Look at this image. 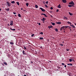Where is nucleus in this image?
I'll list each match as a JSON object with an SVG mask.
<instances>
[{
	"label": "nucleus",
	"mask_w": 76,
	"mask_h": 76,
	"mask_svg": "<svg viewBox=\"0 0 76 76\" xmlns=\"http://www.w3.org/2000/svg\"><path fill=\"white\" fill-rule=\"evenodd\" d=\"M44 15L45 16V17H47V15H46V14H45Z\"/></svg>",
	"instance_id": "4c0bfd02"
},
{
	"label": "nucleus",
	"mask_w": 76,
	"mask_h": 76,
	"mask_svg": "<svg viewBox=\"0 0 76 76\" xmlns=\"http://www.w3.org/2000/svg\"><path fill=\"white\" fill-rule=\"evenodd\" d=\"M21 10H23V8H21Z\"/></svg>",
	"instance_id": "e2e57ef3"
},
{
	"label": "nucleus",
	"mask_w": 76,
	"mask_h": 76,
	"mask_svg": "<svg viewBox=\"0 0 76 76\" xmlns=\"http://www.w3.org/2000/svg\"><path fill=\"white\" fill-rule=\"evenodd\" d=\"M69 15H70L71 16H72V15H73V14L71 13L70 12H69Z\"/></svg>",
	"instance_id": "4468645a"
},
{
	"label": "nucleus",
	"mask_w": 76,
	"mask_h": 76,
	"mask_svg": "<svg viewBox=\"0 0 76 76\" xmlns=\"http://www.w3.org/2000/svg\"><path fill=\"white\" fill-rule=\"evenodd\" d=\"M42 48V46H41V47H40V48Z\"/></svg>",
	"instance_id": "680f3d73"
},
{
	"label": "nucleus",
	"mask_w": 76,
	"mask_h": 76,
	"mask_svg": "<svg viewBox=\"0 0 76 76\" xmlns=\"http://www.w3.org/2000/svg\"><path fill=\"white\" fill-rule=\"evenodd\" d=\"M9 7H10V6H11V4H10H10H9V5L8 6Z\"/></svg>",
	"instance_id": "f704fd0d"
},
{
	"label": "nucleus",
	"mask_w": 76,
	"mask_h": 76,
	"mask_svg": "<svg viewBox=\"0 0 76 76\" xmlns=\"http://www.w3.org/2000/svg\"><path fill=\"white\" fill-rule=\"evenodd\" d=\"M26 5L27 7H28V5H29V3H28V2L26 3Z\"/></svg>",
	"instance_id": "ddd939ff"
},
{
	"label": "nucleus",
	"mask_w": 76,
	"mask_h": 76,
	"mask_svg": "<svg viewBox=\"0 0 76 76\" xmlns=\"http://www.w3.org/2000/svg\"><path fill=\"white\" fill-rule=\"evenodd\" d=\"M51 23L52 25H55V23H54L51 22Z\"/></svg>",
	"instance_id": "dca6fc26"
},
{
	"label": "nucleus",
	"mask_w": 76,
	"mask_h": 76,
	"mask_svg": "<svg viewBox=\"0 0 76 76\" xmlns=\"http://www.w3.org/2000/svg\"><path fill=\"white\" fill-rule=\"evenodd\" d=\"M10 4V3H9V2L7 1V6H9Z\"/></svg>",
	"instance_id": "9d476101"
},
{
	"label": "nucleus",
	"mask_w": 76,
	"mask_h": 76,
	"mask_svg": "<svg viewBox=\"0 0 76 76\" xmlns=\"http://www.w3.org/2000/svg\"><path fill=\"white\" fill-rule=\"evenodd\" d=\"M23 76H26V75H24Z\"/></svg>",
	"instance_id": "0e129e2a"
},
{
	"label": "nucleus",
	"mask_w": 76,
	"mask_h": 76,
	"mask_svg": "<svg viewBox=\"0 0 76 76\" xmlns=\"http://www.w3.org/2000/svg\"><path fill=\"white\" fill-rule=\"evenodd\" d=\"M10 29L12 31H15V29H12V28H10Z\"/></svg>",
	"instance_id": "bb28decb"
},
{
	"label": "nucleus",
	"mask_w": 76,
	"mask_h": 76,
	"mask_svg": "<svg viewBox=\"0 0 76 76\" xmlns=\"http://www.w3.org/2000/svg\"><path fill=\"white\" fill-rule=\"evenodd\" d=\"M70 26H73V25H70Z\"/></svg>",
	"instance_id": "4d7b16f0"
},
{
	"label": "nucleus",
	"mask_w": 76,
	"mask_h": 76,
	"mask_svg": "<svg viewBox=\"0 0 76 76\" xmlns=\"http://www.w3.org/2000/svg\"><path fill=\"white\" fill-rule=\"evenodd\" d=\"M57 68H58V69H60V67L59 66H58L57 67Z\"/></svg>",
	"instance_id": "e433bc0d"
},
{
	"label": "nucleus",
	"mask_w": 76,
	"mask_h": 76,
	"mask_svg": "<svg viewBox=\"0 0 76 76\" xmlns=\"http://www.w3.org/2000/svg\"><path fill=\"white\" fill-rule=\"evenodd\" d=\"M72 6H73V7H74V5H72Z\"/></svg>",
	"instance_id": "13d9d810"
},
{
	"label": "nucleus",
	"mask_w": 76,
	"mask_h": 76,
	"mask_svg": "<svg viewBox=\"0 0 76 76\" xmlns=\"http://www.w3.org/2000/svg\"><path fill=\"white\" fill-rule=\"evenodd\" d=\"M68 6L69 7H72V5H69Z\"/></svg>",
	"instance_id": "5701e85b"
},
{
	"label": "nucleus",
	"mask_w": 76,
	"mask_h": 76,
	"mask_svg": "<svg viewBox=\"0 0 76 76\" xmlns=\"http://www.w3.org/2000/svg\"><path fill=\"white\" fill-rule=\"evenodd\" d=\"M55 31H56V32H58V29H55Z\"/></svg>",
	"instance_id": "a878e982"
},
{
	"label": "nucleus",
	"mask_w": 76,
	"mask_h": 76,
	"mask_svg": "<svg viewBox=\"0 0 76 76\" xmlns=\"http://www.w3.org/2000/svg\"><path fill=\"white\" fill-rule=\"evenodd\" d=\"M62 66H64V63H62Z\"/></svg>",
	"instance_id": "72a5a7b5"
},
{
	"label": "nucleus",
	"mask_w": 76,
	"mask_h": 76,
	"mask_svg": "<svg viewBox=\"0 0 76 76\" xmlns=\"http://www.w3.org/2000/svg\"><path fill=\"white\" fill-rule=\"evenodd\" d=\"M23 47H24V48L25 50H26V48H27V47H26L25 46H23Z\"/></svg>",
	"instance_id": "4be33fe9"
},
{
	"label": "nucleus",
	"mask_w": 76,
	"mask_h": 76,
	"mask_svg": "<svg viewBox=\"0 0 76 76\" xmlns=\"http://www.w3.org/2000/svg\"><path fill=\"white\" fill-rule=\"evenodd\" d=\"M25 1H27V0H25Z\"/></svg>",
	"instance_id": "bf43d9fd"
},
{
	"label": "nucleus",
	"mask_w": 76,
	"mask_h": 76,
	"mask_svg": "<svg viewBox=\"0 0 76 76\" xmlns=\"http://www.w3.org/2000/svg\"><path fill=\"white\" fill-rule=\"evenodd\" d=\"M45 7H47V8H48V6H47V4H45Z\"/></svg>",
	"instance_id": "c85d7f7f"
},
{
	"label": "nucleus",
	"mask_w": 76,
	"mask_h": 76,
	"mask_svg": "<svg viewBox=\"0 0 76 76\" xmlns=\"http://www.w3.org/2000/svg\"><path fill=\"white\" fill-rule=\"evenodd\" d=\"M61 31H62V28L61 27V29H60Z\"/></svg>",
	"instance_id": "a18cd8bd"
},
{
	"label": "nucleus",
	"mask_w": 76,
	"mask_h": 76,
	"mask_svg": "<svg viewBox=\"0 0 76 76\" xmlns=\"http://www.w3.org/2000/svg\"><path fill=\"white\" fill-rule=\"evenodd\" d=\"M50 16H51V18H53V16L51 15Z\"/></svg>",
	"instance_id": "6e6d98bb"
},
{
	"label": "nucleus",
	"mask_w": 76,
	"mask_h": 76,
	"mask_svg": "<svg viewBox=\"0 0 76 76\" xmlns=\"http://www.w3.org/2000/svg\"><path fill=\"white\" fill-rule=\"evenodd\" d=\"M74 24H75V25H76V23H75Z\"/></svg>",
	"instance_id": "338daca9"
},
{
	"label": "nucleus",
	"mask_w": 76,
	"mask_h": 76,
	"mask_svg": "<svg viewBox=\"0 0 76 76\" xmlns=\"http://www.w3.org/2000/svg\"><path fill=\"white\" fill-rule=\"evenodd\" d=\"M16 3L18 4V6H19V2H16Z\"/></svg>",
	"instance_id": "393cba45"
},
{
	"label": "nucleus",
	"mask_w": 76,
	"mask_h": 76,
	"mask_svg": "<svg viewBox=\"0 0 76 76\" xmlns=\"http://www.w3.org/2000/svg\"><path fill=\"white\" fill-rule=\"evenodd\" d=\"M5 10H6V11H7V12H9V8H8L7 9H6Z\"/></svg>",
	"instance_id": "1a4fd4ad"
},
{
	"label": "nucleus",
	"mask_w": 76,
	"mask_h": 76,
	"mask_svg": "<svg viewBox=\"0 0 76 76\" xmlns=\"http://www.w3.org/2000/svg\"><path fill=\"white\" fill-rule=\"evenodd\" d=\"M45 14L42 13V14H41V15H44Z\"/></svg>",
	"instance_id": "3c124183"
},
{
	"label": "nucleus",
	"mask_w": 76,
	"mask_h": 76,
	"mask_svg": "<svg viewBox=\"0 0 76 76\" xmlns=\"http://www.w3.org/2000/svg\"><path fill=\"white\" fill-rule=\"evenodd\" d=\"M1 13V15H4V13L2 12Z\"/></svg>",
	"instance_id": "c9c22d12"
},
{
	"label": "nucleus",
	"mask_w": 76,
	"mask_h": 76,
	"mask_svg": "<svg viewBox=\"0 0 76 76\" xmlns=\"http://www.w3.org/2000/svg\"><path fill=\"white\" fill-rule=\"evenodd\" d=\"M62 27H63L64 28H66V27H65V26H62Z\"/></svg>",
	"instance_id": "09e8293b"
},
{
	"label": "nucleus",
	"mask_w": 76,
	"mask_h": 76,
	"mask_svg": "<svg viewBox=\"0 0 76 76\" xmlns=\"http://www.w3.org/2000/svg\"><path fill=\"white\" fill-rule=\"evenodd\" d=\"M31 63H33V61H31Z\"/></svg>",
	"instance_id": "052dcab7"
},
{
	"label": "nucleus",
	"mask_w": 76,
	"mask_h": 76,
	"mask_svg": "<svg viewBox=\"0 0 76 76\" xmlns=\"http://www.w3.org/2000/svg\"><path fill=\"white\" fill-rule=\"evenodd\" d=\"M4 64H5V65H7V63H6V62H4Z\"/></svg>",
	"instance_id": "7c9ffc66"
},
{
	"label": "nucleus",
	"mask_w": 76,
	"mask_h": 76,
	"mask_svg": "<svg viewBox=\"0 0 76 76\" xmlns=\"http://www.w3.org/2000/svg\"><path fill=\"white\" fill-rule=\"evenodd\" d=\"M60 45L61 46H63V45H62V44H60Z\"/></svg>",
	"instance_id": "de8ad7c7"
},
{
	"label": "nucleus",
	"mask_w": 76,
	"mask_h": 76,
	"mask_svg": "<svg viewBox=\"0 0 76 76\" xmlns=\"http://www.w3.org/2000/svg\"><path fill=\"white\" fill-rule=\"evenodd\" d=\"M72 27H73V28H75V26H72Z\"/></svg>",
	"instance_id": "ea45409f"
},
{
	"label": "nucleus",
	"mask_w": 76,
	"mask_h": 76,
	"mask_svg": "<svg viewBox=\"0 0 76 76\" xmlns=\"http://www.w3.org/2000/svg\"><path fill=\"white\" fill-rule=\"evenodd\" d=\"M64 67H66V65H65V66H64Z\"/></svg>",
	"instance_id": "5fc2aeb1"
},
{
	"label": "nucleus",
	"mask_w": 76,
	"mask_h": 76,
	"mask_svg": "<svg viewBox=\"0 0 76 76\" xmlns=\"http://www.w3.org/2000/svg\"><path fill=\"white\" fill-rule=\"evenodd\" d=\"M62 1L63 3H66L67 2L66 1V0H62Z\"/></svg>",
	"instance_id": "20e7f679"
},
{
	"label": "nucleus",
	"mask_w": 76,
	"mask_h": 76,
	"mask_svg": "<svg viewBox=\"0 0 76 76\" xmlns=\"http://www.w3.org/2000/svg\"><path fill=\"white\" fill-rule=\"evenodd\" d=\"M10 25H11V26H12V25H13V21L12 20H11L10 21Z\"/></svg>",
	"instance_id": "f03ea898"
},
{
	"label": "nucleus",
	"mask_w": 76,
	"mask_h": 76,
	"mask_svg": "<svg viewBox=\"0 0 76 76\" xmlns=\"http://www.w3.org/2000/svg\"><path fill=\"white\" fill-rule=\"evenodd\" d=\"M10 44H13V43L12 42H10Z\"/></svg>",
	"instance_id": "58836bf2"
},
{
	"label": "nucleus",
	"mask_w": 76,
	"mask_h": 76,
	"mask_svg": "<svg viewBox=\"0 0 76 76\" xmlns=\"http://www.w3.org/2000/svg\"><path fill=\"white\" fill-rule=\"evenodd\" d=\"M35 7H36V8L37 9V8H38V5H35Z\"/></svg>",
	"instance_id": "b1692460"
},
{
	"label": "nucleus",
	"mask_w": 76,
	"mask_h": 76,
	"mask_svg": "<svg viewBox=\"0 0 76 76\" xmlns=\"http://www.w3.org/2000/svg\"><path fill=\"white\" fill-rule=\"evenodd\" d=\"M50 9H51V10H53V7H51Z\"/></svg>",
	"instance_id": "a19ab883"
},
{
	"label": "nucleus",
	"mask_w": 76,
	"mask_h": 76,
	"mask_svg": "<svg viewBox=\"0 0 76 76\" xmlns=\"http://www.w3.org/2000/svg\"><path fill=\"white\" fill-rule=\"evenodd\" d=\"M11 3H12V4H15V1H13L11 2Z\"/></svg>",
	"instance_id": "9b49d317"
},
{
	"label": "nucleus",
	"mask_w": 76,
	"mask_h": 76,
	"mask_svg": "<svg viewBox=\"0 0 76 76\" xmlns=\"http://www.w3.org/2000/svg\"><path fill=\"white\" fill-rule=\"evenodd\" d=\"M57 24H58V25H60L61 24V22H58Z\"/></svg>",
	"instance_id": "a211bd4d"
},
{
	"label": "nucleus",
	"mask_w": 76,
	"mask_h": 76,
	"mask_svg": "<svg viewBox=\"0 0 76 76\" xmlns=\"http://www.w3.org/2000/svg\"><path fill=\"white\" fill-rule=\"evenodd\" d=\"M67 65H68V66H70H70H73V64H71V63H70V64H67Z\"/></svg>",
	"instance_id": "f8f14e48"
},
{
	"label": "nucleus",
	"mask_w": 76,
	"mask_h": 76,
	"mask_svg": "<svg viewBox=\"0 0 76 76\" xmlns=\"http://www.w3.org/2000/svg\"><path fill=\"white\" fill-rule=\"evenodd\" d=\"M34 34H33L31 35V37H34Z\"/></svg>",
	"instance_id": "79ce46f5"
},
{
	"label": "nucleus",
	"mask_w": 76,
	"mask_h": 76,
	"mask_svg": "<svg viewBox=\"0 0 76 76\" xmlns=\"http://www.w3.org/2000/svg\"><path fill=\"white\" fill-rule=\"evenodd\" d=\"M68 27H69V28H70V27H69V26H65L66 28H68Z\"/></svg>",
	"instance_id": "cd10ccee"
},
{
	"label": "nucleus",
	"mask_w": 76,
	"mask_h": 76,
	"mask_svg": "<svg viewBox=\"0 0 76 76\" xmlns=\"http://www.w3.org/2000/svg\"><path fill=\"white\" fill-rule=\"evenodd\" d=\"M69 49H66V51H69Z\"/></svg>",
	"instance_id": "864d4df0"
},
{
	"label": "nucleus",
	"mask_w": 76,
	"mask_h": 76,
	"mask_svg": "<svg viewBox=\"0 0 76 76\" xmlns=\"http://www.w3.org/2000/svg\"><path fill=\"white\" fill-rule=\"evenodd\" d=\"M69 60L70 62H72V58L69 59Z\"/></svg>",
	"instance_id": "aec40b11"
},
{
	"label": "nucleus",
	"mask_w": 76,
	"mask_h": 76,
	"mask_svg": "<svg viewBox=\"0 0 76 76\" xmlns=\"http://www.w3.org/2000/svg\"><path fill=\"white\" fill-rule=\"evenodd\" d=\"M69 4H72L73 5H75V3H74V2L73 1H72L71 2L69 3Z\"/></svg>",
	"instance_id": "f257e3e1"
},
{
	"label": "nucleus",
	"mask_w": 76,
	"mask_h": 76,
	"mask_svg": "<svg viewBox=\"0 0 76 76\" xmlns=\"http://www.w3.org/2000/svg\"><path fill=\"white\" fill-rule=\"evenodd\" d=\"M64 19H66V20H67V17H65L64 18Z\"/></svg>",
	"instance_id": "c756f323"
},
{
	"label": "nucleus",
	"mask_w": 76,
	"mask_h": 76,
	"mask_svg": "<svg viewBox=\"0 0 76 76\" xmlns=\"http://www.w3.org/2000/svg\"><path fill=\"white\" fill-rule=\"evenodd\" d=\"M57 71L58 70V69H56Z\"/></svg>",
	"instance_id": "69168bd1"
},
{
	"label": "nucleus",
	"mask_w": 76,
	"mask_h": 76,
	"mask_svg": "<svg viewBox=\"0 0 76 76\" xmlns=\"http://www.w3.org/2000/svg\"><path fill=\"white\" fill-rule=\"evenodd\" d=\"M39 25H41V23H39Z\"/></svg>",
	"instance_id": "603ef678"
},
{
	"label": "nucleus",
	"mask_w": 76,
	"mask_h": 76,
	"mask_svg": "<svg viewBox=\"0 0 76 76\" xmlns=\"http://www.w3.org/2000/svg\"><path fill=\"white\" fill-rule=\"evenodd\" d=\"M15 16H16V15H15Z\"/></svg>",
	"instance_id": "774afa93"
},
{
	"label": "nucleus",
	"mask_w": 76,
	"mask_h": 76,
	"mask_svg": "<svg viewBox=\"0 0 76 76\" xmlns=\"http://www.w3.org/2000/svg\"><path fill=\"white\" fill-rule=\"evenodd\" d=\"M58 7L59 9L61 8V6L60 5V4H59L58 6Z\"/></svg>",
	"instance_id": "6e6552de"
},
{
	"label": "nucleus",
	"mask_w": 76,
	"mask_h": 76,
	"mask_svg": "<svg viewBox=\"0 0 76 76\" xmlns=\"http://www.w3.org/2000/svg\"><path fill=\"white\" fill-rule=\"evenodd\" d=\"M46 4H48V1H47L46 2Z\"/></svg>",
	"instance_id": "37998d69"
},
{
	"label": "nucleus",
	"mask_w": 76,
	"mask_h": 76,
	"mask_svg": "<svg viewBox=\"0 0 76 76\" xmlns=\"http://www.w3.org/2000/svg\"><path fill=\"white\" fill-rule=\"evenodd\" d=\"M25 51L24 50H23V54H24L25 55V54H26V53H25Z\"/></svg>",
	"instance_id": "f3484780"
},
{
	"label": "nucleus",
	"mask_w": 76,
	"mask_h": 76,
	"mask_svg": "<svg viewBox=\"0 0 76 76\" xmlns=\"http://www.w3.org/2000/svg\"><path fill=\"white\" fill-rule=\"evenodd\" d=\"M45 20H46V18H43L42 19H41V20H42V21H45Z\"/></svg>",
	"instance_id": "39448f33"
},
{
	"label": "nucleus",
	"mask_w": 76,
	"mask_h": 76,
	"mask_svg": "<svg viewBox=\"0 0 76 76\" xmlns=\"http://www.w3.org/2000/svg\"><path fill=\"white\" fill-rule=\"evenodd\" d=\"M40 9H41L42 10V12H45V10H44V9L42 8L41 7H40L39 8Z\"/></svg>",
	"instance_id": "7ed1b4c3"
},
{
	"label": "nucleus",
	"mask_w": 76,
	"mask_h": 76,
	"mask_svg": "<svg viewBox=\"0 0 76 76\" xmlns=\"http://www.w3.org/2000/svg\"><path fill=\"white\" fill-rule=\"evenodd\" d=\"M40 39H42V40H43L44 39V38H43V37H40L39 38Z\"/></svg>",
	"instance_id": "412c9836"
},
{
	"label": "nucleus",
	"mask_w": 76,
	"mask_h": 76,
	"mask_svg": "<svg viewBox=\"0 0 76 76\" xmlns=\"http://www.w3.org/2000/svg\"><path fill=\"white\" fill-rule=\"evenodd\" d=\"M71 59L72 61H75L73 58H71Z\"/></svg>",
	"instance_id": "2f4dec72"
},
{
	"label": "nucleus",
	"mask_w": 76,
	"mask_h": 76,
	"mask_svg": "<svg viewBox=\"0 0 76 76\" xmlns=\"http://www.w3.org/2000/svg\"><path fill=\"white\" fill-rule=\"evenodd\" d=\"M13 14H14V15H16V12H13Z\"/></svg>",
	"instance_id": "8fccbe9b"
},
{
	"label": "nucleus",
	"mask_w": 76,
	"mask_h": 76,
	"mask_svg": "<svg viewBox=\"0 0 76 76\" xmlns=\"http://www.w3.org/2000/svg\"><path fill=\"white\" fill-rule=\"evenodd\" d=\"M61 27L62 30H64V28L63 27Z\"/></svg>",
	"instance_id": "49530a36"
},
{
	"label": "nucleus",
	"mask_w": 76,
	"mask_h": 76,
	"mask_svg": "<svg viewBox=\"0 0 76 76\" xmlns=\"http://www.w3.org/2000/svg\"><path fill=\"white\" fill-rule=\"evenodd\" d=\"M18 17H19V18H21V16L20 15V14H18Z\"/></svg>",
	"instance_id": "2eb2a0df"
},
{
	"label": "nucleus",
	"mask_w": 76,
	"mask_h": 76,
	"mask_svg": "<svg viewBox=\"0 0 76 76\" xmlns=\"http://www.w3.org/2000/svg\"><path fill=\"white\" fill-rule=\"evenodd\" d=\"M58 11H59L58 9H57L56 10V12H58Z\"/></svg>",
	"instance_id": "c03bdc74"
},
{
	"label": "nucleus",
	"mask_w": 76,
	"mask_h": 76,
	"mask_svg": "<svg viewBox=\"0 0 76 76\" xmlns=\"http://www.w3.org/2000/svg\"><path fill=\"white\" fill-rule=\"evenodd\" d=\"M67 75H69V76H72V74H71V73H67Z\"/></svg>",
	"instance_id": "423d86ee"
},
{
	"label": "nucleus",
	"mask_w": 76,
	"mask_h": 76,
	"mask_svg": "<svg viewBox=\"0 0 76 76\" xmlns=\"http://www.w3.org/2000/svg\"><path fill=\"white\" fill-rule=\"evenodd\" d=\"M48 28L49 29H50V28H53V26H48Z\"/></svg>",
	"instance_id": "0eeeda50"
},
{
	"label": "nucleus",
	"mask_w": 76,
	"mask_h": 76,
	"mask_svg": "<svg viewBox=\"0 0 76 76\" xmlns=\"http://www.w3.org/2000/svg\"><path fill=\"white\" fill-rule=\"evenodd\" d=\"M67 23H68V24H72V23H71L69 21H68L67 22Z\"/></svg>",
	"instance_id": "6ab92c4d"
},
{
	"label": "nucleus",
	"mask_w": 76,
	"mask_h": 76,
	"mask_svg": "<svg viewBox=\"0 0 76 76\" xmlns=\"http://www.w3.org/2000/svg\"><path fill=\"white\" fill-rule=\"evenodd\" d=\"M40 34H41V35H43V33L42 32H41V33H39Z\"/></svg>",
	"instance_id": "473e14b6"
}]
</instances>
